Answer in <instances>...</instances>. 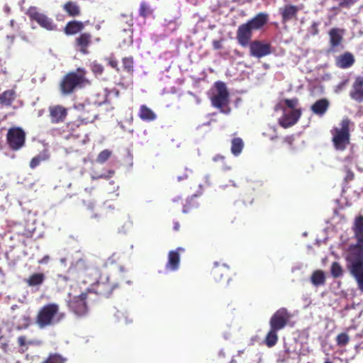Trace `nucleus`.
I'll use <instances>...</instances> for the list:
<instances>
[{"mask_svg": "<svg viewBox=\"0 0 363 363\" xmlns=\"http://www.w3.org/2000/svg\"><path fill=\"white\" fill-rule=\"evenodd\" d=\"M354 62V56L350 52H345L340 55L336 60L337 66L342 69L350 67Z\"/></svg>", "mask_w": 363, "mask_h": 363, "instance_id": "5701e85b", "label": "nucleus"}, {"mask_svg": "<svg viewBox=\"0 0 363 363\" xmlns=\"http://www.w3.org/2000/svg\"><path fill=\"white\" fill-rule=\"evenodd\" d=\"M46 160V157L45 156H43V155H37L36 157H34L30 162V167L31 169H35L36 167H38L40 162L43 160Z\"/></svg>", "mask_w": 363, "mask_h": 363, "instance_id": "58836bf2", "label": "nucleus"}, {"mask_svg": "<svg viewBox=\"0 0 363 363\" xmlns=\"http://www.w3.org/2000/svg\"><path fill=\"white\" fill-rule=\"evenodd\" d=\"M16 309H18L19 313L12 315L13 321L18 324V329L27 328L31 321L29 315L26 311L20 309L18 306H12L11 310L14 311Z\"/></svg>", "mask_w": 363, "mask_h": 363, "instance_id": "4468645a", "label": "nucleus"}, {"mask_svg": "<svg viewBox=\"0 0 363 363\" xmlns=\"http://www.w3.org/2000/svg\"><path fill=\"white\" fill-rule=\"evenodd\" d=\"M350 96L358 102L363 101V77H359L355 79Z\"/></svg>", "mask_w": 363, "mask_h": 363, "instance_id": "a211bd4d", "label": "nucleus"}, {"mask_svg": "<svg viewBox=\"0 0 363 363\" xmlns=\"http://www.w3.org/2000/svg\"><path fill=\"white\" fill-rule=\"evenodd\" d=\"M329 101L326 99H321L316 101L311 106V111L315 115L322 116H323L329 108Z\"/></svg>", "mask_w": 363, "mask_h": 363, "instance_id": "412c9836", "label": "nucleus"}, {"mask_svg": "<svg viewBox=\"0 0 363 363\" xmlns=\"http://www.w3.org/2000/svg\"><path fill=\"white\" fill-rule=\"evenodd\" d=\"M45 279L44 274H33L29 278L26 279L25 281L28 286H38L40 285Z\"/></svg>", "mask_w": 363, "mask_h": 363, "instance_id": "c85d7f7f", "label": "nucleus"}, {"mask_svg": "<svg viewBox=\"0 0 363 363\" xmlns=\"http://www.w3.org/2000/svg\"><path fill=\"white\" fill-rule=\"evenodd\" d=\"M339 6L342 8H347L355 4L358 0H338Z\"/></svg>", "mask_w": 363, "mask_h": 363, "instance_id": "c03bdc74", "label": "nucleus"}, {"mask_svg": "<svg viewBox=\"0 0 363 363\" xmlns=\"http://www.w3.org/2000/svg\"><path fill=\"white\" fill-rule=\"evenodd\" d=\"M333 274V276L335 278H336V277H340V275H341L342 274Z\"/></svg>", "mask_w": 363, "mask_h": 363, "instance_id": "338daca9", "label": "nucleus"}, {"mask_svg": "<svg viewBox=\"0 0 363 363\" xmlns=\"http://www.w3.org/2000/svg\"><path fill=\"white\" fill-rule=\"evenodd\" d=\"M70 279L63 274H58L55 278V282L60 288H64L69 281Z\"/></svg>", "mask_w": 363, "mask_h": 363, "instance_id": "c9c22d12", "label": "nucleus"}, {"mask_svg": "<svg viewBox=\"0 0 363 363\" xmlns=\"http://www.w3.org/2000/svg\"><path fill=\"white\" fill-rule=\"evenodd\" d=\"M186 178H187V175H186V174H184V176H179V177H177V180H178L179 182H180V181H182V180H183V179H186Z\"/></svg>", "mask_w": 363, "mask_h": 363, "instance_id": "680f3d73", "label": "nucleus"}, {"mask_svg": "<svg viewBox=\"0 0 363 363\" xmlns=\"http://www.w3.org/2000/svg\"><path fill=\"white\" fill-rule=\"evenodd\" d=\"M252 30L246 23L238 27L237 31V39L240 45L246 47L248 45L252 38Z\"/></svg>", "mask_w": 363, "mask_h": 363, "instance_id": "dca6fc26", "label": "nucleus"}, {"mask_svg": "<svg viewBox=\"0 0 363 363\" xmlns=\"http://www.w3.org/2000/svg\"><path fill=\"white\" fill-rule=\"evenodd\" d=\"M347 84V81H342L340 83H339L337 86L335 87V91L337 94H339L345 86Z\"/></svg>", "mask_w": 363, "mask_h": 363, "instance_id": "de8ad7c7", "label": "nucleus"}, {"mask_svg": "<svg viewBox=\"0 0 363 363\" xmlns=\"http://www.w3.org/2000/svg\"><path fill=\"white\" fill-rule=\"evenodd\" d=\"M64 10L70 16H77L80 14V9L79 6L72 1H68L66 3L64 6Z\"/></svg>", "mask_w": 363, "mask_h": 363, "instance_id": "c756f323", "label": "nucleus"}, {"mask_svg": "<svg viewBox=\"0 0 363 363\" xmlns=\"http://www.w3.org/2000/svg\"><path fill=\"white\" fill-rule=\"evenodd\" d=\"M205 181H206V184H207L208 185H210V184H211V183H210V176H209L208 174H206V175L205 176Z\"/></svg>", "mask_w": 363, "mask_h": 363, "instance_id": "052dcab7", "label": "nucleus"}, {"mask_svg": "<svg viewBox=\"0 0 363 363\" xmlns=\"http://www.w3.org/2000/svg\"><path fill=\"white\" fill-rule=\"evenodd\" d=\"M0 348L5 352H7L9 348V344L7 342H1L0 343Z\"/></svg>", "mask_w": 363, "mask_h": 363, "instance_id": "864d4df0", "label": "nucleus"}, {"mask_svg": "<svg viewBox=\"0 0 363 363\" xmlns=\"http://www.w3.org/2000/svg\"><path fill=\"white\" fill-rule=\"evenodd\" d=\"M109 65L113 68H117L118 62L114 59H110L108 61Z\"/></svg>", "mask_w": 363, "mask_h": 363, "instance_id": "603ef678", "label": "nucleus"}, {"mask_svg": "<svg viewBox=\"0 0 363 363\" xmlns=\"http://www.w3.org/2000/svg\"><path fill=\"white\" fill-rule=\"evenodd\" d=\"M188 94L194 98L195 101L197 104H199L201 103V99L199 96H197L196 95H195L194 93H192L191 91H189Z\"/></svg>", "mask_w": 363, "mask_h": 363, "instance_id": "5fc2aeb1", "label": "nucleus"}, {"mask_svg": "<svg viewBox=\"0 0 363 363\" xmlns=\"http://www.w3.org/2000/svg\"><path fill=\"white\" fill-rule=\"evenodd\" d=\"M301 112L299 109H294L287 112L284 111V116L279 119V124L284 128H289L294 125L301 117Z\"/></svg>", "mask_w": 363, "mask_h": 363, "instance_id": "2eb2a0df", "label": "nucleus"}, {"mask_svg": "<svg viewBox=\"0 0 363 363\" xmlns=\"http://www.w3.org/2000/svg\"><path fill=\"white\" fill-rule=\"evenodd\" d=\"M95 294L91 290H86L79 296H74L68 301L69 308L77 315L84 316L88 313V307L96 302Z\"/></svg>", "mask_w": 363, "mask_h": 363, "instance_id": "39448f33", "label": "nucleus"}, {"mask_svg": "<svg viewBox=\"0 0 363 363\" xmlns=\"http://www.w3.org/2000/svg\"><path fill=\"white\" fill-rule=\"evenodd\" d=\"M84 28L83 23L80 21H70L65 28V32L67 35H74L81 31Z\"/></svg>", "mask_w": 363, "mask_h": 363, "instance_id": "a878e982", "label": "nucleus"}, {"mask_svg": "<svg viewBox=\"0 0 363 363\" xmlns=\"http://www.w3.org/2000/svg\"><path fill=\"white\" fill-rule=\"evenodd\" d=\"M339 245H340V247H341V249H342V253H345V250H346V245H345V242L342 241L341 243L339 244Z\"/></svg>", "mask_w": 363, "mask_h": 363, "instance_id": "13d9d810", "label": "nucleus"}, {"mask_svg": "<svg viewBox=\"0 0 363 363\" xmlns=\"http://www.w3.org/2000/svg\"><path fill=\"white\" fill-rule=\"evenodd\" d=\"M311 281L315 286L323 285L325 281V274H312Z\"/></svg>", "mask_w": 363, "mask_h": 363, "instance_id": "473e14b6", "label": "nucleus"}, {"mask_svg": "<svg viewBox=\"0 0 363 363\" xmlns=\"http://www.w3.org/2000/svg\"><path fill=\"white\" fill-rule=\"evenodd\" d=\"M350 340L349 335L345 333H341L336 337V343L339 347H344L348 344Z\"/></svg>", "mask_w": 363, "mask_h": 363, "instance_id": "f704fd0d", "label": "nucleus"}, {"mask_svg": "<svg viewBox=\"0 0 363 363\" xmlns=\"http://www.w3.org/2000/svg\"><path fill=\"white\" fill-rule=\"evenodd\" d=\"M49 259H50L49 256L46 255L42 259H40L39 261V263H40V264H46L48 262Z\"/></svg>", "mask_w": 363, "mask_h": 363, "instance_id": "6e6d98bb", "label": "nucleus"}, {"mask_svg": "<svg viewBox=\"0 0 363 363\" xmlns=\"http://www.w3.org/2000/svg\"><path fill=\"white\" fill-rule=\"evenodd\" d=\"M291 317L290 313L285 308H279L271 316L270 329L263 340L267 347L271 348L277 345L279 340L278 332L286 326Z\"/></svg>", "mask_w": 363, "mask_h": 363, "instance_id": "f257e3e1", "label": "nucleus"}, {"mask_svg": "<svg viewBox=\"0 0 363 363\" xmlns=\"http://www.w3.org/2000/svg\"><path fill=\"white\" fill-rule=\"evenodd\" d=\"M179 223H178V222H175V223H174V229L175 230H179Z\"/></svg>", "mask_w": 363, "mask_h": 363, "instance_id": "e2e57ef3", "label": "nucleus"}, {"mask_svg": "<svg viewBox=\"0 0 363 363\" xmlns=\"http://www.w3.org/2000/svg\"><path fill=\"white\" fill-rule=\"evenodd\" d=\"M64 318L65 314L60 312L59 306L50 303L39 309L35 322L39 328L44 329L59 323Z\"/></svg>", "mask_w": 363, "mask_h": 363, "instance_id": "f03ea898", "label": "nucleus"}, {"mask_svg": "<svg viewBox=\"0 0 363 363\" xmlns=\"http://www.w3.org/2000/svg\"><path fill=\"white\" fill-rule=\"evenodd\" d=\"M213 46L215 50H219L222 48V42L221 40H213Z\"/></svg>", "mask_w": 363, "mask_h": 363, "instance_id": "3c124183", "label": "nucleus"}, {"mask_svg": "<svg viewBox=\"0 0 363 363\" xmlns=\"http://www.w3.org/2000/svg\"><path fill=\"white\" fill-rule=\"evenodd\" d=\"M244 143L240 138H234L231 141V152L232 154L238 157L240 155L243 150Z\"/></svg>", "mask_w": 363, "mask_h": 363, "instance_id": "bb28decb", "label": "nucleus"}, {"mask_svg": "<svg viewBox=\"0 0 363 363\" xmlns=\"http://www.w3.org/2000/svg\"><path fill=\"white\" fill-rule=\"evenodd\" d=\"M298 99L296 98L291 99H285L284 103L289 108H294L298 105Z\"/></svg>", "mask_w": 363, "mask_h": 363, "instance_id": "37998d69", "label": "nucleus"}, {"mask_svg": "<svg viewBox=\"0 0 363 363\" xmlns=\"http://www.w3.org/2000/svg\"><path fill=\"white\" fill-rule=\"evenodd\" d=\"M319 23L317 22H313L311 27V32L313 35H316L318 33V27Z\"/></svg>", "mask_w": 363, "mask_h": 363, "instance_id": "09e8293b", "label": "nucleus"}, {"mask_svg": "<svg viewBox=\"0 0 363 363\" xmlns=\"http://www.w3.org/2000/svg\"><path fill=\"white\" fill-rule=\"evenodd\" d=\"M250 55L257 58H261L271 53V46L268 43H262L260 41H253L250 45Z\"/></svg>", "mask_w": 363, "mask_h": 363, "instance_id": "f8f14e48", "label": "nucleus"}, {"mask_svg": "<svg viewBox=\"0 0 363 363\" xmlns=\"http://www.w3.org/2000/svg\"><path fill=\"white\" fill-rule=\"evenodd\" d=\"M28 15L32 20L35 21L41 27L48 30H52L56 28V26L53 23V21L44 13H39L35 7L29 9Z\"/></svg>", "mask_w": 363, "mask_h": 363, "instance_id": "9b49d317", "label": "nucleus"}, {"mask_svg": "<svg viewBox=\"0 0 363 363\" xmlns=\"http://www.w3.org/2000/svg\"><path fill=\"white\" fill-rule=\"evenodd\" d=\"M182 212H183L184 213H187L189 212V209L186 208V206H184L183 210H182Z\"/></svg>", "mask_w": 363, "mask_h": 363, "instance_id": "69168bd1", "label": "nucleus"}, {"mask_svg": "<svg viewBox=\"0 0 363 363\" xmlns=\"http://www.w3.org/2000/svg\"><path fill=\"white\" fill-rule=\"evenodd\" d=\"M354 238L357 240V244L363 246V216L357 217L352 225Z\"/></svg>", "mask_w": 363, "mask_h": 363, "instance_id": "6ab92c4d", "label": "nucleus"}, {"mask_svg": "<svg viewBox=\"0 0 363 363\" xmlns=\"http://www.w3.org/2000/svg\"><path fill=\"white\" fill-rule=\"evenodd\" d=\"M152 13V9L150 8V5L147 4L146 2H142L140 4V9H139V14L140 16L145 18Z\"/></svg>", "mask_w": 363, "mask_h": 363, "instance_id": "72a5a7b5", "label": "nucleus"}, {"mask_svg": "<svg viewBox=\"0 0 363 363\" xmlns=\"http://www.w3.org/2000/svg\"><path fill=\"white\" fill-rule=\"evenodd\" d=\"M18 343L20 347H23L25 346L26 344H28V345H33L34 344V342L33 340H30L28 341V342H26V336L24 335H21V336H19L18 337Z\"/></svg>", "mask_w": 363, "mask_h": 363, "instance_id": "a18cd8bd", "label": "nucleus"}, {"mask_svg": "<svg viewBox=\"0 0 363 363\" xmlns=\"http://www.w3.org/2000/svg\"><path fill=\"white\" fill-rule=\"evenodd\" d=\"M50 115L52 123H58L63 121L67 115V111L62 106H52L50 108Z\"/></svg>", "mask_w": 363, "mask_h": 363, "instance_id": "4be33fe9", "label": "nucleus"}, {"mask_svg": "<svg viewBox=\"0 0 363 363\" xmlns=\"http://www.w3.org/2000/svg\"><path fill=\"white\" fill-rule=\"evenodd\" d=\"M330 272H342V267L337 262H334L332 264Z\"/></svg>", "mask_w": 363, "mask_h": 363, "instance_id": "49530a36", "label": "nucleus"}, {"mask_svg": "<svg viewBox=\"0 0 363 363\" xmlns=\"http://www.w3.org/2000/svg\"><path fill=\"white\" fill-rule=\"evenodd\" d=\"M113 174V171L108 170V171H107V173H103V174H100L94 173L91 175V179H98L100 178H108V177H111Z\"/></svg>", "mask_w": 363, "mask_h": 363, "instance_id": "ea45409f", "label": "nucleus"}, {"mask_svg": "<svg viewBox=\"0 0 363 363\" xmlns=\"http://www.w3.org/2000/svg\"><path fill=\"white\" fill-rule=\"evenodd\" d=\"M353 178H354L353 172L352 171L347 169L346 172V175L345 177V180L347 182H350V181L352 180Z\"/></svg>", "mask_w": 363, "mask_h": 363, "instance_id": "8fccbe9b", "label": "nucleus"}, {"mask_svg": "<svg viewBox=\"0 0 363 363\" xmlns=\"http://www.w3.org/2000/svg\"><path fill=\"white\" fill-rule=\"evenodd\" d=\"M268 21V14L265 13H259L253 18L246 23L247 25L253 30L262 28Z\"/></svg>", "mask_w": 363, "mask_h": 363, "instance_id": "aec40b11", "label": "nucleus"}, {"mask_svg": "<svg viewBox=\"0 0 363 363\" xmlns=\"http://www.w3.org/2000/svg\"><path fill=\"white\" fill-rule=\"evenodd\" d=\"M344 30L340 28H334L329 31L330 49L334 50L340 46L343 40Z\"/></svg>", "mask_w": 363, "mask_h": 363, "instance_id": "f3484780", "label": "nucleus"}, {"mask_svg": "<svg viewBox=\"0 0 363 363\" xmlns=\"http://www.w3.org/2000/svg\"><path fill=\"white\" fill-rule=\"evenodd\" d=\"M91 70L96 75H98L101 74L103 72L104 67L101 65L99 63L93 62L91 64Z\"/></svg>", "mask_w": 363, "mask_h": 363, "instance_id": "a19ab883", "label": "nucleus"}, {"mask_svg": "<svg viewBox=\"0 0 363 363\" xmlns=\"http://www.w3.org/2000/svg\"><path fill=\"white\" fill-rule=\"evenodd\" d=\"M84 69L78 68L76 72L68 73L61 82V91L64 94H69L76 89H82L90 84L85 77Z\"/></svg>", "mask_w": 363, "mask_h": 363, "instance_id": "20e7f679", "label": "nucleus"}, {"mask_svg": "<svg viewBox=\"0 0 363 363\" xmlns=\"http://www.w3.org/2000/svg\"><path fill=\"white\" fill-rule=\"evenodd\" d=\"M6 39L8 40L9 44L11 45L13 43L14 36L13 35H7Z\"/></svg>", "mask_w": 363, "mask_h": 363, "instance_id": "bf43d9fd", "label": "nucleus"}, {"mask_svg": "<svg viewBox=\"0 0 363 363\" xmlns=\"http://www.w3.org/2000/svg\"><path fill=\"white\" fill-rule=\"evenodd\" d=\"M179 255L177 251H170L167 263V268L172 271H176L179 268Z\"/></svg>", "mask_w": 363, "mask_h": 363, "instance_id": "393cba45", "label": "nucleus"}, {"mask_svg": "<svg viewBox=\"0 0 363 363\" xmlns=\"http://www.w3.org/2000/svg\"><path fill=\"white\" fill-rule=\"evenodd\" d=\"M138 116L144 121H152L157 118L155 113L146 105L140 106Z\"/></svg>", "mask_w": 363, "mask_h": 363, "instance_id": "b1692460", "label": "nucleus"}, {"mask_svg": "<svg viewBox=\"0 0 363 363\" xmlns=\"http://www.w3.org/2000/svg\"><path fill=\"white\" fill-rule=\"evenodd\" d=\"M357 282L358 289L363 291V274H352Z\"/></svg>", "mask_w": 363, "mask_h": 363, "instance_id": "79ce46f5", "label": "nucleus"}, {"mask_svg": "<svg viewBox=\"0 0 363 363\" xmlns=\"http://www.w3.org/2000/svg\"><path fill=\"white\" fill-rule=\"evenodd\" d=\"M350 123L349 118H344L340 124V128L335 127L331 130L332 141L336 150L343 151L349 145L350 138L349 125Z\"/></svg>", "mask_w": 363, "mask_h": 363, "instance_id": "423d86ee", "label": "nucleus"}, {"mask_svg": "<svg viewBox=\"0 0 363 363\" xmlns=\"http://www.w3.org/2000/svg\"><path fill=\"white\" fill-rule=\"evenodd\" d=\"M324 363H333V362H331L329 359H327Z\"/></svg>", "mask_w": 363, "mask_h": 363, "instance_id": "774afa93", "label": "nucleus"}, {"mask_svg": "<svg viewBox=\"0 0 363 363\" xmlns=\"http://www.w3.org/2000/svg\"><path fill=\"white\" fill-rule=\"evenodd\" d=\"M117 286L118 284L116 282L111 281L108 274H100L96 283L92 285L91 290L95 294V298L96 299L97 296L108 298Z\"/></svg>", "mask_w": 363, "mask_h": 363, "instance_id": "1a4fd4ad", "label": "nucleus"}, {"mask_svg": "<svg viewBox=\"0 0 363 363\" xmlns=\"http://www.w3.org/2000/svg\"><path fill=\"white\" fill-rule=\"evenodd\" d=\"M106 101L105 95L97 94L95 97L89 99L83 103H77L74 108L81 112V118L85 123H92L97 118V108Z\"/></svg>", "mask_w": 363, "mask_h": 363, "instance_id": "7ed1b4c3", "label": "nucleus"}, {"mask_svg": "<svg viewBox=\"0 0 363 363\" xmlns=\"http://www.w3.org/2000/svg\"><path fill=\"white\" fill-rule=\"evenodd\" d=\"M94 203L93 202H89V204H88V208L91 210H92L94 208Z\"/></svg>", "mask_w": 363, "mask_h": 363, "instance_id": "0e129e2a", "label": "nucleus"}, {"mask_svg": "<svg viewBox=\"0 0 363 363\" xmlns=\"http://www.w3.org/2000/svg\"><path fill=\"white\" fill-rule=\"evenodd\" d=\"M223 159H224L223 156L220 155H217L213 157V160L214 162H218V160H223Z\"/></svg>", "mask_w": 363, "mask_h": 363, "instance_id": "4d7b16f0", "label": "nucleus"}, {"mask_svg": "<svg viewBox=\"0 0 363 363\" xmlns=\"http://www.w3.org/2000/svg\"><path fill=\"white\" fill-rule=\"evenodd\" d=\"M346 260L350 272H363V246L350 245Z\"/></svg>", "mask_w": 363, "mask_h": 363, "instance_id": "0eeeda50", "label": "nucleus"}, {"mask_svg": "<svg viewBox=\"0 0 363 363\" xmlns=\"http://www.w3.org/2000/svg\"><path fill=\"white\" fill-rule=\"evenodd\" d=\"M300 10L301 7L298 6L286 4L279 8V13L281 16L282 22L286 23L293 19H296L297 13Z\"/></svg>", "mask_w": 363, "mask_h": 363, "instance_id": "ddd939ff", "label": "nucleus"}, {"mask_svg": "<svg viewBox=\"0 0 363 363\" xmlns=\"http://www.w3.org/2000/svg\"><path fill=\"white\" fill-rule=\"evenodd\" d=\"M16 98V93L13 90H7L0 94V104L10 106Z\"/></svg>", "mask_w": 363, "mask_h": 363, "instance_id": "cd10ccee", "label": "nucleus"}, {"mask_svg": "<svg viewBox=\"0 0 363 363\" xmlns=\"http://www.w3.org/2000/svg\"><path fill=\"white\" fill-rule=\"evenodd\" d=\"M6 139L9 147L16 151L24 146L26 133L21 128H11L7 133Z\"/></svg>", "mask_w": 363, "mask_h": 363, "instance_id": "9d476101", "label": "nucleus"}, {"mask_svg": "<svg viewBox=\"0 0 363 363\" xmlns=\"http://www.w3.org/2000/svg\"><path fill=\"white\" fill-rule=\"evenodd\" d=\"M91 35L89 33L82 34L77 39V45L81 47V50L86 53L84 49L89 45L91 42Z\"/></svg>", "mask_w": 363, "mask_h": 363, "instance_id": "7c9ffc66", "label": "nucleus"}, {"mask_svg": "<svg viewBox=\"0 0 363 363\" xmlns=\"http://www.w3.org/2000/svg\"><path fill=\"white\" fill-rule=\"evenodd\" d=\"M123 65L125 70L128 72L133 71V59L131 57H124L123 59Z\"/></svg>", "mask_w": 363, "mask_h": 363, "instance_id": "4c0bfd02", "label": "nucleus"}, {"mask_svg": "<svg viewBox=\"0 0 363 363\" xmlns=\"http://www.w3.org/2000/svg\"><path fill=\"white\" fill-rule=\"evenodd\" d=\"M66 359L57 353L50 354L42 363H65Z\"/></svg>", "mask_w": 363, "mask_h": 363, "instance_id": "2f4dec72", "label": "nucleus"}, {"mask_svg": "<svg viewBox=\"0 0 363 363\" xmlns=\"http://www.w3.org/2000/svg\"><path fill=\"white\" fill-rule=\"evenodd\" d=\"M111 150H107V149L106 150H104L103 151H101L99 154L96 161L98 163L103 164L106 161L108 160V159L111 157Z\"/></svg>", "mask_w": 363, "mask_h": 363, "instance_id": "e433bc0d", "label": "nucleus"}, {"mask_svg": "<svg viewBox=\"0 0 363 363\" xmlns=\"http://www.w3.org/2000/svg\"><path fill=\"white\" fill-rule=\"evenodd\" d=\"M215 88L216 92L211 98L213 106L219 108L221 113H229L230 109L225 108L229 102V93L225 83L217 82Z\"/></svg>", "mask_w": 363, "mask_h": 363, "instance_id": "6e6552de", "label": "nucleus"}]
</instances>
